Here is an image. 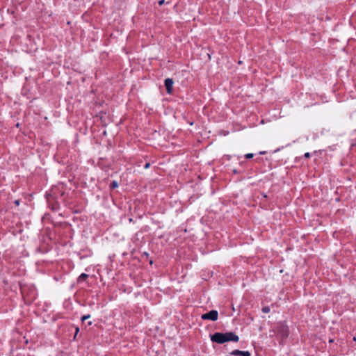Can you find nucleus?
<instances>
[{
    "label": "nucleus",
    "mask_w": 356,
    "mask_h": 356,
    "mask_svg": "<svg viewBox=\"0 0 356 356\" xmlns=\"http://www.w3.org/2000/svg\"><path fill=\"white\" fill-rule=\"evenodd\" d=\"M231 354L233 355L250 356L249 351H241L239 350H234L231 353Z\"/></svg>",
    "instance_id": "obj_5"
},
{
    "label": "nucleus",
    "mask_w": 356,
    "mask_h": 356,
    "mask_svg": "<svg viewBox=\"0 0 356 356\" xmlns=\"http://www.w3.org/2000/svg\"><path fill=\"white\" fill-rule=\"evenodd\" d=\"M262 312L264 313H268L270 312V307H263Z\"/></svg>",
    "instance_id": "obj_8"
},
{
    "label": "nucleus",
    "mask_w": 356,
    "mask_h": 356,
    "mask_svg": "<svg viewBox=\"0 0 356 356\" xmlns=\"http://www.w3.org/2000/svg\"><path fill=\"white\" fill-rule=\"evenodd\" d=\"M218 313L216 310H211L208 313L202 315L201 318L203 320H211L215 321L218 319Z\"/></svg>",
    "instance_id": "obj_3"
},
{
    "label": "nucleus",
    "mask_w": 356,
    "mask_h": 356,
    "mask_svg": "<svg viewBox=\"0 0 356 356\" xmlns=\"http://www.w3.org/2000/svg\"><path fill=\"white\" fill-rule=\"evenodd\" d=\"M276 329L278 334H280L281 337L286 338L288 337L289 330L288 326L286 324L280 323L277 325Z\"/></svg>",
    "instance_id": "obj_2"
},
{
    "label": "nucleus",
    "mask_w": 356,
    "mask_h": 356,
    "mask_svg": "<svg viewBox=\"0 0 356 356\" xmlns=\"http://www.w3.org/2000/svg\"><path fill=\"white\" fill-rule=\"evenodd\" d=\"M254 154L252 153H248L245 154L246 159H252L253 157Z\"/></svg>",
    "instance_id": "obj_10"
},
{
    "label": "nucleus",
    "mask_w": 356,
    "mask_h": 356,
    "mask_svg": "<svg viewBox=\"0 0 356 356\" xmlns=\"http://www.w3.org/2000/svg\"><path fill=\"white\" fill-rule=\"evenodd\" d=\"M88 277V275L86 273H82L79 277V281H83L85 280L87 277Z\"/></svg>",
    "instance_id": "obj_6"
},
{
    "label": "nucleus",
    "mask_w": 356,
    "mask_h": 356,
    "mask_svg": "<svg viewBox=\"0 0 356 356\" xmlns=\"http://www.w3.org/2000/svg\"><path fill=\"white\" fill-rule=\"evenodd\" d=\"M264 153H265V152H261L260 154H264Z\"/></svg>",
    "instance_id": "obj_17"
},
{
    "label": "nucleus",
    "mask_w": 356,
    "mask_h": 356,
    "mask_svg": "<svg viewBox=\"0 0 356 356\" xmlns=\"http://www.w3.org/2000/svg\"><path fill=\"white\" fill-rule=\"evenodd\" d=\"M173 83L174 81L172 79L168 78L165 80V86L168 94H171L172 92Z\"/></svg>",
    "instance_id": "obj_4"
},
{
    "label": "nucleus",
    "mask_w": 356,
    "mask_h": 356,
    "mask_svg": "<svg viewBox=\"0 0 356 356\" xmlns=\"http://www.w3.org/2000/svg\"><path fill=\"white\" fill-rule=\"evenodd\" d=\"M118 186V183L116 181H112V183L111 184V186H110V187L111 188H115Z\"/></svg>",
    "instance_id": "obj_7"
},
{
    "label": "nucleus",
    "mask_w": 356,
    "mask_h": 356,
    "mask_svg": "<svg viewBox=\"0 0 356 356\" xmlns=\"http://www.w3.org/2000/svg\"><path fill=\"white\" fill-rule=\"evenodd\" d=\"M14 203L17 205V206H19V200H17L14 202Z\"/></svg>",
    "instance_id": "obj_13"
},
{
    "label": "nucleus",
    "mask_w": 356,
    "mask_h": 356,
    "mask_svg": "<svg viewBox=\"0 0 356 356\" xmlns=\"http://www.w3.org/2000/svg\"><path fill=\"white\" fill-rule=\"evenodd\" d=\"M149 163H146L145 165V168H148L149 167Z\"/></svg>",
    "instance_id": "obj_14"
},
{
    "label": "nucleus",
    "mask_w": 356,
    "mask_h": 356,
    "mask_svg": "<svg viewBox=\"0 0 356 356\" xmlns=\"http://www.w3.org/2000/svg\"><path fill=\"white\" fill-rule=\"evenodd\" d=\"M88 325H91L92 324V321H88Z\"/></svg>",
    "instance_id": "obj_15"
},
{
    "label": "nucleus",
    "mask_w": 356,
    "mask_h": 356,
    "mask_svg": "<svg viewBox=\"0 0 356 356\" xmlns=\"http://www.w3.org/2000/svg\"><path fill=\"white\" fill-rule=\"evenodd\" d=\"M79 330V329L77 327V328L76 329V334H77V333H78ZM76 334H75V336H76Z\"/></svg>",
    "instance_id": "obj_16"
},
{
    "label": "nucleus",
    "mask_w": 356,
    "mask_h": 356,
    "mask_svg": "<svg viewBox=\"0 0 356 356\" xmlns=\"http://www.w3.org/2000/svg\"><path fill=\"white\" fill-rule=\"evenodd\" d=\"M90 318V315L88 314V315H85V316H83L81 317V321L83 322L85 321L86 320Z\"/></svg>",
    "instance_id": "obj_9"
},
{
    "label": "nucleus",
    "mask_w": 356,
    "mask_h": 356,
    "mask_svg": "<svg viewBox=\"0 0 356 356\" xmlns=\"http://www.w3.org/2000/svg\"><path fill=\"white\" fill-rule=\"evenodd\" d=\"M211 340L213 342L222 344L227 341L237 342L239 340V337L232 332L225 333L216 332L211 336Z\"/></svg>",
    "instance_id": "obj_1"
},
{
    "label": "nucleus",
    "mask_w": 356,
    "mask_h": 356,
    "mask_svg": "<svg viewBox=\"0 0 356 356\" xmlns=\"http://www.w3.org/2000/svg\"><path fill=\"white\" fill-rule=\"evenodd\" d=\"M310 156V154L309 152H307L305 154V158H309Z\"/></svg>",
    "instance_id": "obj_12"
},
{
    "label": "nucleus",
    "mask_w": 356,
    "mask_h": 356,
    "mask_svg": "<svg viewBox=\"0 0 356 356\" xmlns=\"http://www.w3.org/2000/svg\"><path fill=\"white\" fill-rule=\"evenodd\" d=\"M164 3H165V0H160V1H159V5H163Z\"/></svg>",
    "instance_id": "obj_11"
}]
</instances>
